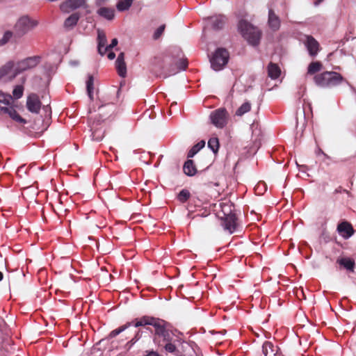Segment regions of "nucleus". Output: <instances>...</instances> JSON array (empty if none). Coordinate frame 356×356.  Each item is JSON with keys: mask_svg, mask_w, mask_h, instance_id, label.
<instances>
[{"mask_svg": "<svg viewBox=\"0 0 356 356\" xmlns=\"http://www.w3.org/2000/svg\"><path fill=\"white\" fill-rule=\"evenodd\" d=\"M153 341L157 345H162L164 343L173 340L175 334L170 328V324L163 319L159 318L155 324Z\"/></svg>", "mask_w": 356, "mask_h": 356, "instance_id": "obj_1", "label": "nucleus"}, {"mask_svg": "<svg viewBox=\"0 0 356 356\" xmlns=\"http://www.w3.org/2000/svg\"><path fill=\"white\" fill-rule=\"evenodd\" d=\"M158 346L163 348L166 352L170 353H174L177 350L176 346L173 343V340L164 343L163 344L159 345Z\"/></svg>", "mask_w": 356, "mask_h": 356, "instance_id": "obj_33", "label": "nucleus"}, {"mask_svg": "<svg viewBox=\"0 0 356 356\" xmlns=\"http://www.w3.org/2000/svg\"><path fill=\"white\" fill-rule=\"evenodd\" d=\"M305 44L311 56L314 57L318 54L320 50V44L313 36L306 35Z\"/></svg>", "mask_w": 356, "mask_h": 356, "instance_id": "obj_13", "label": "nucleus"}, {"mask_svg": "<svg viewBox=\"0 0 356 356\" xmlns=\"http://www.w3.org/2000/svg\"><path fill=\"white\" fill-rule=\"evenodd\" d=\"M251 104L247 101L241 104V106L236 111L235 115L237 116H242L246 113L249 112L251 109Z\"/></svg>", "mask_w": 356, "mask_h": 356, "instance_id": "obj_29", "label": "nucleus"}, {"mask_svg": "<svg viewBox=\"0 0 356 356\" xmlns=\"http://www.w3.org/2000/svg\"><path fill=\"white\" fill-rule=\"evenodd\" d=\"M115 57V54L114 52H109L108 54V58L110 59V60H113Z\"/></svg>", "mask_w": 356, "mask_h": 356, "instance_id": "obj_41", "label": "nucleus"}, {"mask_svg": "<svg viewBox=\"0 0 356 356\" xmlns=\"http://www.w3.org/2000/svg\"><path fill=\"white\" fill-rule=\"evenodd\" d=\"M209 19L211 24V27L214 30H220L222 29L227 21V18L224 15L211 17Z\"/></svg>", "mask_w": 356, "mask_h": 356, "instance_id": "obj_18", "label": "nucleus"}, {"mask_svg": "<svg viewBox=\"0 0 356 356\" xmlns=\"http://www.w3.org/2000/svg\"><path fill=\"white\" fill-rule=\"evenodd\" d=\"M323 0H316L315 2H314V4L315 6H318L319 5Z\"/></svg>", "mask_w": 356, "mask_h": 356, "instance_id": "obj_45", "label": "nucleus"}, {"mask_svg": "<svg viewBox=\"0 0 356 356\" xmlns=\"http://www.w3.org/2000/svg\"><path fill=\"white\" fill-rule=\"evenodd\" d=\"M343 79V76L339 73L333 71H325L314 76L316 85L322 88L337 86L342 82Z\"/></svg>", "mask_w": 356, "mask_h": 356, "instance_id": "obj_2", "label": "nucleus"}, {"mask_svg": "<svg viewBox=\"0 0 356 356\" xmlns=\"http://www.w3.org/2000/svg\"><path fill=\"white\" fill-rule=\"evenodd\" d=\"M262 352L264 356H276L277 347L270 341H265L262 346Z\"/></svg>", "mask_w": 356, "mask_h": 356, "instance_id": "obj_21", "label": "nucleus"}, {"mask_svg": "<svg viewBox=\"0 0 356 356\" xmlns=\"http://www.w3.org/2000/svg\"><path fill=\"white\" fill-rule=\"evenodd\" d=\"M86 88L88 95L91 101L93 100V90H94V78L92 75L88 76V79L86 81Z\"/></svg>", "mask_w": 356, "mask_h": 356, "instance_id": "obj_28", "label": "nucleus"}, {"mask_svg": "<svg viewBox=\"0 0 356 356\" xmlns=\"http://www.w3.org/2000/svg\"><path fill=\"white\" fill-rule=\"evenodd\" d=\"M14 67V63L12 60L7 62L0 67V79L10 74Z\"/></svg>", "mask_w": 356, "mask_h": 356, "instance_id": "obj_26", "label": "nucleus"}, {"mask_svg": "<svg viewBox=\"0 0 356 356\" xmlns=\"http://www.w3.org/2000/svg\"><path fill=\"white\" fill-rule=\"evenodd\" d=\"M165 24H163L161 26H160L154 32V35H153V38L154 40H157L159 39L161 35L163 34V33L164 32V30H165Z\"/></svg>", "mask_w": 356, "mask_h": 356, "instance_id": "obj_38", "label": "nucleus"}, {"mask_svg": "<svg viewBox=\"0 0 356 356\" xmlns=\"http://www.w3.org/2000/svg\"><path fill=\"white\" fill-rule=\"evenodd\" d=\"M222 211L224 209H222ZM224 212V220H223V226L225 229L227 230L229 234H232L236 228V216L235 213H232L230 211L229 213H226Z\"/></svg>", "mask_w": 356, "mask_h": 356, "instance_id": "obj_12", "label": "nucleus"}, {"mask_svg": "<svg viewBox=\"0 0 356 356\" xmlns=\"http://www.w3.org/2000/svg\"><path fill=\"white\" fill-rule=\"evenodd\" d=\"M302 96H303V94H302V95H301V94H300V95H299V96H298V98L300 99V98H301Z\"/></svg>", "mask_w": 356, "mask_h": 356, "instance_id": "obj_47", "label": "nucleus"}, {"mask_svg": "<svg viewBox=\"0 0 356 356\" xmlns=\"http://www.w3.org/2000/svg\"><path fill=\"white\" fill-rule=\"evenodd\" d=\"M208 146L214 153H216L219 148V140L218 138H211L208 141Z\"/></svg>", "mask_w": 356, "mask_h": 356, "instance_id": "obj_34", "label": "nucleus"}, {"mask_svg": "<svg viewBox=\"0 0 356 356\" xmlns=\"http://www.w3.org/2000/svg\"><path fill=\"white\" fill-rule=\"evenodd\" d=\"M79 19V15L77 13H73L69 16L64 22V26L66 28H70L75 26Z\"/></svg>", "mask_w": 356, "mask_h": 356, "instance_id": "obj_27", "label": "nucleus"}, {"mask_svg": "<svg viewBox=\"0 0 356 356\" xmlns=\"http://www.w3.org/2000/svg\"><path fill=\"white\" fill-rule=\"evenodd\" d=\"M118 43V39L117 38H113L111 41V43L108 45V46H106L105 47V51L106 52L111 49H113V47H115Z\"/></svg>", "mask_w": 356, "mask_h": 356, "instance_id": "obj_40", "label": "nucleus"}, {"mask_svg": "<svg viewBox=\"0 0 356 356\" xmlns=\"http://www.w3.org/2000/svg\"><path fill=\"white\" fill-rule=\"evenodd\" d=\"M173 62L175 63V66H172L171 68L169 70L168 73H163V72L157 71L156 69H154V72L156 74L157 76L166 78L168 76H170L172 74H177L180 70H185L188 67V61L186 58H175L173 60Z\"/></svg>", "mask_w": 356, "mask_h": 356, "instance_id": "obj_8", "label": "nucleus"}, {"mask_svg": "<svg viewBox=\"0 0 356 356\" xmlns=\"http://www.w3.org/2000/svg\"><path fill=\"white\" fill-rule=\"evenodd\" d=\"M41 104V102L38 95L32 93L28 96L26 107L30 112L38 113L40 111Z\"/></svg>", "mask_w": 356, "mask_h": 356, "instance_id": "obj_11", "label": "nucleus"}, {"mask_svg": "<svg viewBox=\"0 0 356 356\" xmlns=\"http://www.w3.org/2000/svg\"><path fill=\"white\" fill-rule=\"evenodd\" d=\"M320 152H322V154H324V156H327L326 155V154L323 153L321 150H320Z\"/></svg>", "mask_w": 356, "mask_h": 356, "instance_id": "obj_48", "label": "nucleus"}, {"mask_svg": "<svg viewBox=\"0 0 356 356\" xmlns=\"http://www.w3.org/2000/svg\"><path fill=\"white\" fill-rule=\"evenodd\" d=\"M24 92V87L22 86L18 85L15 87L13 91V97L15 99H19L22 97Z\"/></svg>", "mask_w": 356, "mask_h": 356, "instance_id": "obj_36", "label": "nucleus"}, {"mask_svg": "<svg viewBox=\"0 0 356 356\" xmlns=\"http://www.w3.org/2000/svg\"><path fill=\"white\" fill-rule=\"evenodd\" d=\"M88 7L87 0H65L60 5V10L66 13L79 8H87Z\"/></svg>", "mask_w": 356, "mask_h": 356, "instance_id": "obj_9", "label": "nucleus"}, {"mask_svg": "<svg viewBox=\"0 0 356 356\" xmlns=\"http://www.w3.org/2000/svg\"><path fill=\"white\" fill-rule=\"evenodd\" d=\"M205 145L204 141L202 140L194 145L188 152V158L193 157Z\"/></svg>", "mask_w": 356, "mask_h": 356, "instance_id": "obj_31", "label": "nucleus"}, {"mask_svg": "<svg viewBox=\"0 0 356 356\" xmlns=\"http://www.w3.org/2000/svg\"><path fill=\"white\" fill-rule=\"evenodd\" d=\"M323 65L320 61L312 62L307 68V75H313L322 70Z\"/></svg>", "mask_w": 356, "mask_h": 356, "instance_id": "obj_25", "label": "nucleus"}, {"mask_svg": "<svg viewBox=\"0 0 356 356\" xmlns=\"http://www.w3.org/2000/svg\"><path fill=\"white\" fill-rule=\"evenodd\" d=\"M229 58L228 51L225 48H218L210 59L211 67L218 71L222 70L227 63Z\"/></svg>", "mask_w": 356, "mask_h": 356, "instance_id": "obj_7", "label": "nucleus"}, {"mask_svg": "<svg viewBox=\"0 0 356 356\" xmlns=\"http://www.w3.org/2000/svg\"><path fill=\"white\" fill-rule=\"evenodd\" d=\"M184 172L188 175V176H193L197 172V168L195 165L194 164L193 161L192 160H187L184 165L183 167Z\"/></svg>", "mask_w": 356, "mask_h": 356, "instance_id": "obj_22", "label": "nucleus"}, {"mask_svg": "<svg viewBox=\"0 0 356 356\" xmlns=\"http://www.w3.org/2000/svg\"><path fill=\"white\" fill-rule=\"evenodd\" d=\"M3 273L0 271V281H1L3 280Z\"/></svg>", "mask_w": 356, "mask_h": 356, "instance_id": "obj_46", "label": "nucleus"}, {"mask_svg": "<svg viewBox=\"0 0 356 356\" xmlns=\"http://www.w3.org/2000/svg\"><path fill=\"white\" fill-rule=\"evenodd\" d=\"M238 27L243 37L249 44L253 46L259 44L261 32L257 27L243 19L239 22Z\"/></svg>", "mask_w": 356, "mask_h": 356, "instance_id": "obj_3", "label": "nucleus"}, {"mask_svg": "<svg viewBox=\"0 0 356 356\" xmlns=\"http://www.w3.org/2000/svg\"><path fill=\"white\" fill-rule=\"evenodd\" d=\"M343 190H344L341 186H339L334 190V193H340L343 192Z\"/></svg>", "mask_w": 356, "mask_h": 356, "instance_id": "obj_43", "label": "nucleus"}, {"mask_svg": "<svg viewBox=\"0 0 356 356\" xmlns=\"http://www.w3.org/2000/svg\"><path fill=\"white\" fill-rule=\"evenodd\" d=\"M281 74L280 67L273 63H270L268 66V74L272 79H277Z\"/></svg>", "mask_w": 356, "mask_h": 356, "instance_id": "obj_23", "label": "nucleus"}, {"mask_svg": "<svg viewBox=\"0 0 356 356\" xmlns=\"http://www.w3.org/2000/svg\"><path fill=\"white\" fill-rule=\"evenodd\" d=\"M40 61V57L31 56L14 63V67L10 74L7 75L10 81L14 79L18 74L24 71L36 67ZM15 63L14 61H13Z\"/></svg>", "mask_w": 356, "mask_h": 356, "instance_id": "obj_4", "label": "nucleus"}, {"mask_svg": "<svg viewBox=\"0 0 356 356\" xmlns=\"http://www.w3.org/2000/svg\"><path fill=\"white\" fill-rule=\"evenodd\" d=\"M140 336H141L140 331V330H138V331L136 332V335H135L134 338L132 340H136V341H137V340H138V339L140 338Z\"/></svg>", "mask_w": 356, "mask_h": 356, "instance_id": "obj_42", "label": "nucleus"}, {"mask_svg": "<svg viewBox=\"0 0 356 356\" xmlns=\"http://www.w3.org/2000/svg\"><path fill=\"white\" fill-rule=\"evenodd\" d=\"M191 193L187 189H182L177 195V200L181 202L185 203L190 198Z\"/></svg>", "mask_w": 356, "mask_h": 356, "instance_id": "obj_32", "label": "nucleus"}, {"mask_svg": "<svg viewBox=\"0 0 356 356\" xmlns=\"http://www.w3.org/2000/svg\"><path fill=\"white\" fill-rule=\"evenodd\" d=\"M337 262L340 266H342L347 270L352 273L355 271V263L353 259L348 257H342L338 259Z\"/></svg>", "mask_w": 356, "mask_h": 356, "instance_id": "obj_19", "label": "nucleus"}, {"mask_svg": "<svg viewBox=\"0 0 356 356\" xmlns=\"http://www.w3.org/2000/svg\"><path fill=\"white\" fill-rule=\"evenodd\" d=\"M338 233L344 238H348L353 235L355 231L352 225L348 221H343L337 225Z\"/></svg>", "mask_w": 356, "mask_h": 356, "instance_id": "obj_14", "label": "nucleus"}, {"mask_svg": "<svg viewBox=\"0 0 356 356\" xmlns=\"http://www.w3.org/2000/svg\"><path fill=\"white\" fill-rule=\"evenodd\" d=\"M305 90H306V88H305V87H304V88H303V92H305Z\"/></svg>", "mask_w": 356, "mask_h": 356, "instance_id": "obj_49", "label": "nucleus"}, {"mask_svg": "<svg viewBox=\"0 0 356 356\" xmlns=\"http://www.w3.org/2000/svg\"><path fill=\"white\" fill-rule=\"evenodd\" d=\"M38 24V22L29 17L22 16L18 19L14 26V35L15 37L21 38L28 32L33 30Z\"/></svg>", "mask_w": 356, "mask_h": 356, "instance_id": "obj_5", "label": "nucleus"}, {"mask_svg": "<svg viewBox=\"0 0 356 356\" xmlns=\"http://www.w3.org/2000/svg\"><path fill=\"white\" fill-rule=\"evenodd\" d=\"M211 123L218 129L225 128L229 120V114L225 108H219L209 115Z\"/></svg>", "mask_w": 356, "mask_h": 356, "instance_id": "obj_6", "label": "nucleus"}, {"mask_svg": "<svg viewBox=\"0 0 356 356\" xmlns=\"http://www.w3.org/2000/svg\"><path fill=\"white\" fill-rule=\"evenodd\" d=\"M159 318L154 316L145 315L140 318H136L132 321L127 323H130V326L133 325L135 327H145L146 325H152L154 327Z\"/></svg>", "mask_w": 356, "mask_h": 356, "instance_id": "obj_10", "label": "nucleus"}, {"mask_svg": "<svg viewBox=\"0 0 356 356\" xmlns=\"http://www.w3.org/2000/svg\"><path fill=\"white\" fill-rule=\"evenodd\" d=\"M268 23L273 31H277L280 27V19L273 9H269Z\"/></svg>", "mask_w": 356, "mask_h": 356, "instance_id": "obj_17", "label": "nucleus"}, {"mask_svg": "<svg viewBox=\"0 0 356 356\" xmlns=\"http://www.w3.org/2000/svg\"><path fill=\"white\" fill-rule=\"evenodd\" d=\"M97 13L108 20L113 19L115 16L114 9L111 8L102 7L97 10Z\"/></svg>", "mask_w": 356, "mask_h": 356, "instance_id": "obj_24", "label": "nucleus"}, {"mask_svg": "<svg viewBox=\"0 0 356 356\" xmlns=\"http://www.w3.org/2000/svg\"><path fill=\"white\" fill-rule=\"evenodd\" d=\"M130 327V323H125L124 325L120 326L118 328L113 330L109 334L111 338H114L118 336L120 333L124 331L126 329Z\"/></svg>", "mask_w": 356, "mask_h": 356, "instance_id": "obj_35", "label": "nucleus"}, {"mask_svg": "<svg viewBox=\"0 0 356 356\" xmlns=\"http://www.w3.org/2000/svg\"><path fill=\"white\" fill-rule=\"evenodd\" d=\"M0 113H6L8 114L10 118H12L13 120L25 124L26 122V120L22 118L16 111V110L11 106H3L1 108Z\"/></svg>", "mask_w": 356, "mask_h": 356, "instance_id": "obj_15", "label": "nucleus"}, {"mask_svg": "<svg viewBox=\"0 0 356 356\" xmlns=\"http://www.w3.org/2000/svg\"><path fill=\"white\" fill-rule=\"evenodd\" d=\"M133 3V0H119L116 7L119 11H124L128 10Z\"/></svg>", "mask_w": 356, "mask_h": 356, "instance_id": "obj_30", "label": "nucleus"}, {"mask_svg": "<svg viewBox=\"0 0 356 356\" xmlns=\"http://www.w3.org/2000/svg\"><path fill=\"white\" fill-rule=\"evenodd\" d=\"M115 66L118 74L122 77H124L127 74V66L124 62V54L123 52H121L118 55L115 61Z\"/></svg>", "mask_w": 356, "mask_h": 356, "instance_id": "obj_16", "label": "nucleus"}, {"mask_svg": "<svg viewBox=\"0 0 356 356\" xmlns=\"http://www.w3.org/2000/svg\"><path fill=\"white\" fill-rule=\"evenodd\" d=\"M343 193H346L348 196H350V197H351V196H352L351 193H350L349 191L346 190V189L343 190Z\"/></svg>", "mask_w": 356, "mask_h": 356, "instance_id": "obj_44", "label": "nucleus"}, {"mask_svg": "<svg viewBox=\"0 0 356 356\" xmlns=\"http://www.w3.org/2000/svg\"><path fill=\"white\" fill-rule=\"evenodd\" d=\"M97 40H98V52L102 56H104L106 54L105 51V46L107 43V39L106 34L104 33V31H98V35H97Z\"/></svg>", "mask_w": 356, "mask_h": 356, "instance_id": "obj_20", "label": "nucleus"}, {"mask_svg": "<svg viewBox=\"0 0 356 356\" xmlns=\"http://www.w3.org/2000/svg\"><path fill=\"white\" fill-rule=\"evenodd\" d=\"M104 137V133H98L97 131H92V138L96 140H101Z\"/></svg>", "mask_w": 356, "mask_h": 356, "instance_id": "obj_39", "label": "nucleus"}, {"mask_svg": "<svg viewBox=\"0 0 356 356\" xmlns=\"http://www.w3.org/2000/svg\"><path fill=\"white\" fill-rule=\"evenodd\" d=\"M13 33L10 31H7L4 33L3 38L0 40V45L5 44L12 38Z\"/></svg>", "mask_w": 356, "mask_h": 356, "instance_id": "obj_37", "label": "nucleus"}]
</instances>
